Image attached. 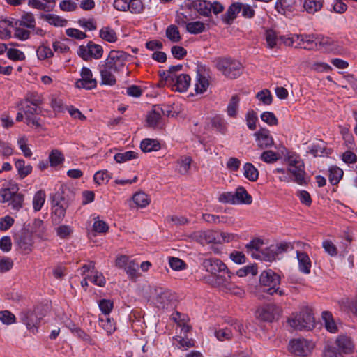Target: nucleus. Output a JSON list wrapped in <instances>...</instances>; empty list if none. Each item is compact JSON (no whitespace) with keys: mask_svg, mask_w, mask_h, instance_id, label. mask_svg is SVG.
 I'll return each instance as SVG.
<instances>
[{"mask_svg":"<svg viewBox=\"0 0 357 357\" xmlns=\"http://www.w3.org/2000/svg\"><path fill=\"white\" fill-rule=\"evenodd\" d=\"M60 190L50 195L52 219L54 225H59L63 221L66 209L73 202L75 195L74 191L67 186H61Z\"/></svg>","mask_w":357,"mask_h":357,"instance_id":"f257e3e1","label":"nucleus"},{"mask_svg":"<svg viewBox=\"0 0 357 357\" xmlns=\"http://www.w3.org/2000/svg\"><path fill=\"white\" fill-rule=\"evenodd\" d=\"M355 349L352 338L346 335L340 334L336 337L334 343L326 345L323 351V357H345V355L351 354Z\"/></svg>","mask_w":357,"mask_h":357,"instance_id":"f03ea898","label":"nucleus"},{"mask_svg":"<svg viewBox=\"0 0 357 357\" xmlns=\"http://www.w3.org/2000/svg\"><path fill=\"white\" fill-rule=\"evenodd\" d=\"M215 67L225 77L231 79L239 77L243 72L242 63L231 57L220 56L215 59Z\"/></svg>","mask_w":357,"mask_h":357,"instance_id":"7ed1b4c3","label":"nucleus"},{"mask_svg":"<svg viewBox=\"0 0 357 357\" xmlns=\"http://www.w3.org/2000/svg\"><path fill=\"white\" fill-rule=\"evenodd\" d=\"M290 326L298 331H310L314 328V317L312 309L302 308L296 315L288 319Z\"/></svg>","mask_w":357,"mask_h":357,"instance_id":"20e7f679","label":"nucleus"},{"mask_svg":"<svg viewBox=\"0 0 357 357\" xmlns=\"http://www.w3.org/2000/svg\"><path fill=\"white\" fill-rule=\"evenodd\" d=\"M202 266L206 272L210 273L212 275H229L231 280V278L234 275L227 266L218 258L211 257L204 259L202 263Z\"/></svg>","mask_w":357,"mask_h":357,"instance_id":"39448f33","label":"nucleus"},{"mask_svg":"<svg viewBox=\"0 0 357 357\" xmlns=\"http://www.w3.org/2000/svg\"><path fill=\"white\" fill-rule=\"evenodd\" d=\"M29 226L30 223H24L23 227L13 235L15 243L25 253L31 252L33 245V234L29 230Z\"/></svg>","mask_w":357,"mask_h":357,"instance_id":"423d86ee","label":"nucleus"},{"mask_svg":"<svg viewBox=\"0 0 357 357\" xmlns=\"http://www.w3.org/2000/svg\"><path fill=\"white\" fill-rule=\"evenodd\" d=\"M281 282V277L272 269L264 270L259 275V284L261 287H268L264 289V292L269 295H273L275 287L278 286Z\"/></svg>","mask_w":357,"mask_h":357,"instance_id":"0eeeda50","label":"nucleus"},{"mask_svg":"<svg viewBox=\"0 0 357 357\" xmlns=\"http://www.w3.org/2000/svg\"><path fill=\"white\" fill-rule=\"evenodd\" d=\"M289 350L296 356H307L312 353L314 344L304 338L293 339L289 344Z\"/></svg>","mask_w":357,"mask_h":357,"instance_id":"6e6552de","label":"nucleus"},{"mask_svg":"<svg viewBox=\"0 0 357 357\" xmlns=\"http://www.w3.org/2000/svg\"><path fill=\"white\" fill-rule=\"evenodd\" d=\"M81 78L78 79L75 86L77 89H84L86 90H92L97 86V80L93 78V73L90 68L82 67L80 72Z\"/></svg>","mask_w":357,"mask_h":357,"instance_id":"1a4fd4ad","label":"nucleus"},{"mask_svg":"<svg viewBox=\"0 0 357 357\" xmlns=\"http://www.w3.org/2000/svg\"><path fill=\"white\" fill-rule=\"evenodd\" d=\"M218 231L215 230H199L194 231L190 236V238L194 241L204 245L211 243L216 244V237Z\"/></svg>","mask_w":357,"mask_h":357,"instance_id":"9d476101","label":"nucleus"},{"mask_svg":"<svg viewBox=\"0 0 357 357\" xmlns=\"http://www.w3.org/2000/svg\"><path fill=\"white\" fill-rule=\"evenodd\" d=\"M20 319L28 330L35 333L38 331L41 320L33 310H27L20 314Z\"/></svg>","mask_w":357,"mask_h":357,"instance_id":"9b49d317","label":"nucleus"},{"mask_svg":"<svg viewBox=\"0 0 357 357\" xmlns=\"http://www.w3.org/2000/svg\"><path fill=\"white\" fill-rule=\"evenodd\" d=\"M254 135L257 142V146L260 149H269L274 145L273 138L267 128H261Z\"/></svg>","mask_w":357,"mask_h":357,"instance_id":"f8f14e48","label":"nucleus"},{"mask_svg":"<svg viewBox=\"0 0 357 357\" xmlns=\"http://www.w3.org/2000/svg\"><path fill=\"white\" fill-rule=\"evenodd\" d=\"M277 307L273 304H267L259 307L255 312L256 318L263 322H273L275 319Z\"/></svg>","mask_w":357,"mask_h":357,"instance_id":"ddd939ff","label":"nucleus"},{"mask_svg":"<svg viewBox=\"0 0 357 357\" xmlns=\"http://www.w3.org/2000/svg\"><path fill=\"white\" fill-rule=\"evenodd\" d=\"M44 101V98L42 94L37 91H28L24 99L21 100L17 103V108L19 110L24 109V103H30L33 106H40Z\"/></svg>","mask_w":357,"mask_h":357,"instance_id":"4468645a","label":"nucleus"},{"mask_svg":"<svg viewBox=\"0 0 357 357\" xmlns=\"http://www.w3.org/2000/svg\"><path fill=\"white\" fill-rule=\"evenodd\" d=\"M204 280L213 287H222L231 289V281L229 275H218V276H204Z\"/></svg>","mask_w":357,"mask_h":357,"instance_id":"2eb2a0df","label":"nucleus"},{"mask_svg":"<svg viewBox=\"0 0 357 357\" xmlns=\"http://www.w3.org/2000/svg\"><path fill=\"white\" fill-rule=\"evenodd\" d=\"M174 82L170 84L172 91L183 93L188 89L191 77L188 74L174 75Z\"/></svg>","mask_w":357,"mask_h":357,"instance_id":"dca6fc26","label":"nucleus"},{"mask_svg":"<svg viewBox=\"0 0 357 357\" xmlns=\"http://www.w3.org/2000/svg\"><path fill=\"white\" fill-rule=\"evenodd\" d=\"M243 3L240 2L232 3L227 8L225 13L221 15L222 22L226 25L232 24L234 20L241 12Z\"/></svg>","mask_w":357,"mask_h":357,"instance_id":"f3484780","label":"nucleus"},{"mask_svg":"<svg viewBox=\"0 0 357 357\" xmlns=\"http://www.w3.org/2000/svg\"><path fill=\"white\" fill-rule=\"evenodd\" d=\"M156 296V302L158 304V307L168 308V307L176 300L175 293L168 289H162Z\"/></svg>","mask_w":357,"mask_h":357,"instance_id":"a211bd4d","label":"nucleus"},{"mask_svg":"<svg viewBox=\"0 0 357 357\" xmlns=\"http://www.w3.org/2000/svg\"><path fill=\"white\" fill-rule=\"evenodd\" d=\"M293 167L287 168V172L294 177L293 181L301 185H307V181L305 179L306 172L305 171L304 162H300V165Z\"/></svg>","mask_w":357,"mask_h":357,"instance_id":"6ab92c4d","label":"nucleus"},{"mask_svg":"<svg viewBox=\"0 0 357 357\" xmlns=\"http://www.w3.org/2000/svg\"><path fill=\"white\" fill-rule=\"evenodd\" d=\"M296 257L298 261L299 271L305 274L310 273L312 262L307 253L297 250Z\"/></svg>","mask_w":357,"mask_h":357,"instance_id":"aec40b11","label":"nucleus"},{"mask_svg":"<svg viewBox=\"0 0 357 357\" xmlns=\"http://www.w3.org/2000/svg\"><path fill=\"white\" fill-rule=\"evenodd\" d=\"M234 197L236 204H250L252 202V196L243 186H239L236 188V192L234 193Z\"/></svg>","mask_w":357,"mask_h":357,"instance_id":"412c9836","label":"nucleus"},{"mask_svg":"<svg viewBox=\"0 0 357 357\" xmlns=\"http://www.w3.org/2000/svg\"><path fill=\"white\" fill-rule=\"evenodd\" d=\"M140 149L144 153H149L159 151L161 145L157 139L146 138L141 142Z\"/></svg>","mask_w":357,"mask_h":357,"instance_id":"4be33fe9","label":"nucleus"},{"mask_svg":"<svg viewBox=\"0 0 357 357\" xmlns=\"http://www.w3.org/2000/svg\"><path fill=\"white\" fill-rule=\"evenodd\" d=\"M40 18L45 20L47 22H48L50 25H53L54 26H60L63 27L66 26L68 21L66 19L62 18L61 17L54 15V14H44L42 13L40 15Z\"/></svg>","mask_w":357,"mask_h":357,"instance_id":"5701e85b","label":"nucleus"},{"mask_svg":"<svg viewBox=\"0 0 357 357\" xmlns=\"http://www.w3.org/2000/svg\"><path fill=\"white\" fill-rule=\"evenodd\" d=\"M36 20L33 14L30 12H24L22 15V20H16L15 24L27 29H35Z\"/></svg>","mask_w":357,"mask_h":357,"instance_id":"b1692460","label":"nucleus"},{"mask_svg":"<svg viewBox=\"0 0 357 357\" xmlns=\"http://www.w3.org/2000/svg\"><path fill=\"white\" fill-rule=\"evenodd\" d=\"M321 317L323 321H324V326L326 329L332 333H335L337 332L338 328L335 323L333 319V314L329 311H324L321 314Z\"/></svg>","mask_w":357,"mask_h":357,"instance_id":"393cba45","label":"nucleus"},{"mask_svg":"<svg viewBox=\"0 0 357 357\" xmlns=\"http://www.w3.org/2000/svg\"><path fill=\"white\" fill-rule=\"evenodd\" d=\"M29 230L33 234H35L38 238H43V236L45 232V227L44 225V222L39 219L35 218L32 223L30 224Z\"/></svg>","mask_w":357,"mask_h":357,"instance_id":"a878e982","label":"nucleus"},{"mask_svg":"<svg viewBox=\"0 0 357 357\" xmlns=\"http://www.w3.org/2000/svg\"><path fill=\"white\" fill-rule=\"evenodd\" d=\"M243 175L250 181H257L259 178L258 169L251 163L246 162L243 165Z\"/></svg>","mask_w":357,"mask_h":357,"instance_id":"bb28decb","label":"nucleus"},{"mask_svg":"<svg viewBox=\"0 0 357 357\" xmlns=\"http://www.w3.org/2000/svg\"><path fill=\"white\" fill-rule=\"evenodd\" d=\"M297 39L300 40L301 43H302L304 46L301 47V48H303L305 50H314L316 47V44L314 43L315 39V35L310 34H300L296 35Z\"/></svg>","mask_w":357,"mask_h":357,"instance_id":"cd10ccee","label":"nucleus"},{"mask_svg":"<svg viewBox=\"0 0 357 357\" xmlns=\"http://www.w3.org/2000/svg\"><path fill=\"white\" fill-rule=\"evenodd\" d=\"M15 167L17 169L21 179L26 177L32 172V166L31 165H25V161L23 159L17 160L15 162Z\"/></svg>","mask_w":357,"mask_h":357,"instance_id":"c85d7f7f","label":"nucleus"},{"mask_svg":"<svg viewBox=\"0 0 357 357\" xmlns=\"http://www.w3.org/2000/svg\"><path fill=\"white\" fill-rule=\"evenodd\" d=\"M50 165L56 167L63 163L65 160L64 155L58 149H53L49 154Z\"/></svg>","mask_w":357,"mask_h":357,"instance_id":"c756f323","label":"nucleus"},{"mask_svg":"<svg viewBox=\"0 0 357 357\" xmlns=\"http://www.w3.org/2000/svg\"><path fill=\"white\" fill-rule=\"evenodd\" d=\"M343 170L337 166H332L329 168L328 178L332 185H336L343 176Z\"/></svg>","mask_w":357,"mask_h":357,"instance_id":"7c9ffc66","label":"nucleus"},{"mask_svg":"<svg viewBox=\"0 0 357 357\" xmlns=\"http://www.w3.org/2000/svg\"><path fill=\"white\" fill-rule=\"evenodd\" d=\"M114 54L112 58L114 59L116 66L119 67V70L126 65V61L132 57L130 54L124 51L114 50Z\"/></svg>","mask_w":357,"mask_h":357,"instance_id":"2f4dec72","label":"nucleus"},{"mask_svg":"<svg viewBox=\"0 0 357 357\" xmlns=\"http://www.w3.org/2000/svg\"><path fill=\"white\" fill-rule=\"evenodd\" d=\"M197 80V83L195 84V91L196 93H203L207 90L209 86L208 79L198 70Z\"/></svg>","mask_w":357,"mask_h":357,"instance_id":"473e14b6","label":"nucleus"},{"mask_svg":"<svg viewBox=\"0 0 357 357\" xmlns=\"http://www.w3.org/2000/svg\"><path fill=\"white\" fill-rule=\"evenodd\" d=\"M100 326L106 331L108 335L112 334L116 329V323L114 319H110L109 316L99 317Z\"/></svg>","mask_w":357,"mask_h":357,"instance_id":"72a5a7b5","label":"nucleus"},{"mask_svg":"<svg viewBox=\"0 0 357 357\" xmlns=\"http://www.w3.org/2000/svg\"><path fill=\"white\" fill-rule=\"evenodd\" d=\"M260 253L261 254V260L270 262L275 261L278 256L277 249L273 245L261 249Z\"/></svg>","mask_w":357,"mask_h":357,"instance_id":"f704fd0d","label":"nucleus"},{"mask_svg":"<svg viewBox=\"0 0 357 357\" xmlns=\"http://www.w3.org/2000/svg\"><path fill=\"white\" fill-rule=\"evenodd\" d=\"M101 76V85L114 86L116 83V77L112 73L111 70L106 69H99Z\"/></svg>","mask_w":357,"mask_h":357,"instance_id":"c9c22d12","label":"nucleus"},{"mask_svg":"<svg viewBox=\"0 0 357 357\" xmlns=\"http://www.w3.org/2000/svg\"><path fill=\"white\" fill-rule=\"evenodd\" d=\"M114 54V50H111L107 56V58L105 60L104 64H99V69H106L107 70H113L114 72L118 73L120 70L119 67L116 66L115 60L113 57Z\"/></svg>","mask_w":357,"mask_h":357,"instance_id":"e433bc0d","label":"nucleus"},{"mask_svg":"<svg viewBox=\"0 0 357 357\" xmlns=\"http://www.w3.org/2000/svg\"><path fill=\"white\" fill-rule=\"evenodd\" d=\"M186 31L190 34H199L206 31L205 24L201 21H195L186 24Z\"/></svg>","mask_w":357,"mask_h":357,"instance_id":"4c0bfd02","label":"nucleus"},{"mask_svg":"<svg viewBox=\"0 0 357 357\" xmlns=\"http://www.w3.org/2000/svg\"><path fill=\"white\" fill-rule=\"evenodd\" d=\"M309 153L310 154L313 155L314 157L322 156L324 154H326V155H328L331 154L332 149H328L325 146H321V144L317 143V144H313L310 146Z\"/></svg>","mask_w":357,"mask_h":357,"instance_id":"58836bf2","label":"nucleus"},{"mask_svg":"<svg viewBox=\"0 0 357 357\" xmlns=\"http://www.w3.org/2000/svg\"><path fill=\"white\" fill-rule=\"evenodd\" d=\"M99 35L102 40L108 43H115L118 39L115 31L109 26L101 29Z\"/></svg>","mask_w":357,"mask_h":357,"instance_id":"ea45409f","label":"nucleus"},{"mask_svg":"<svg viewBox=\"0 0 357 357\" xmlns=\"http://www.w3.org/2000/svg\"><path fill=\"white\" fill-rule=\"evenodd\" d=\"M240 97L238 95L235 94L231 96L227 108V114L229 116L236 117Z\"/></svg>","mask_w":357,"mask_h":357,"instance_id":"a19ab883","label":"nucleus"},{"mask_svg":"<svg viewBox=\"0 0 357 357\" xmlns=\"http://www.w3.org/2000/svg\"><path fill=\"white\" fill-rule=\"evenodd\" d=\"M341 307L344 311L351 312L357 317V296L351 299H343L341 302Z\"/></svg>","mask_w":357,"mask_h":357,"instance_id":"79ce46f5","label":"nucleus"},{"mask_svg":"<svg viewBox=\"0 0 357 357\" xmlns=\"http://www.w3.org/2000/svg\"><path fill=\"white\" fill-rule=\"evenodd\" d=\"M153 107L160 114V117L162 115L166 116L167 117H176L178 113L176 112H173V106L169 105H155Z\"/></svg>","mask_w":357,"mask_h":357,"instance_id":"37998d69","label":"nucleus"},{"mask_svg":"<svg viewBox=\"0 0 357 357\" xmlns=\"http://www.w3.org/2000/svg\"><path fill=\"white\" fill-rule=\"evenodd\" d=\"M208 6V0H197L195 11H197L201 16L211 18L212 15L210 14Z\"/></svg>","mask_w":357,"mask_h":357,"instance_id":"c03bdc74","label":"nucleus"},{"mask_svg":"<svg viewBox=\"0 0 357 357\" xmlns=\"http://www.w3.org/2000/svg\"><path fill=\"white\" fill-rule=\"evenodd\" d=\"M47 43V41L45 43H43L36 50L37 56L39 60H45L54 56V52L46 45Z\"/></svg>","mask_w":357,"mask_h":357,"instance_id":"a18cd8bd","label":"nucleus"},{"mask_svg":"<svg viewBox=\"0 0 357 357\" xmlns=\"http://www.w3.org/2000/svg\"><path fill=\"white\" fill-rule=\"evenodd\" d=\"M138 158V153L133 151H128L124 153H118L114 155V160L118 163L125 162L132 159Z\"/></svg>","mask_w":357,"mask_h":357,"instance_id":"49530a36","label":"nucleus"},{"mask_svg":"<svg viewBox=\"0 0 357 357\" xmlns=\"http://www.w3.org/2000/svg\"><path fill=\"white\" fill-rule=\"evenodd\" d=\"M166 36L173 43H178L181 40L179 30L178 27L174 24H171L167 28Z\"/></svg>","mask_w":357,"mask_h":357,"instance_id":"de8ad7c7","label":"nucleus"},{"mask_svg":"<svg viewBox=\"0 0 357 357\" xmlns=\"http://www.w3.org/2000/svg\"><path fill=\"white\" fill-rule=\"evenodd\" d=\"M132 200L140 208H144L150 203V199L148 197V195L143 192H136L132 196Z\"/></svg>","mask_w":357,"mask_h":357,"instance_id":"09e8293b","label":"nucleus"},{"mask_svg":"<svg viewBox=\"0 0 357 357\" xmlns=\"http://www.w3.org/2000/svg\"><path fill=\"white\" fill-rule=\"evenodd\" d=\"M323 1L317 0H305L303 7L308 13H314L321 10Z\"/></svg>","mask_w":357,"mask_h":357,"instance_id":"8fccbe9b","label":"nucleus"},{"mask_svg":"<svg viewBox=\"0 0 357 357\" xmlns=\"http://www.w3.org/2000/svg\"><path fill=\"white\" fill-rule=\"evenodd\" d=\"M45 191L40 190L36 192L33 199V207L35 211H40L45 203Z\"/></svg>","mask_w":357,"mask_h":357,"instance_id":"3c124183","label":"nucleus"},{"mask_svg":"<svg viewBox=\"0 0 357 357\" xmlns=\"http://www.w3.org/2000/svg\"><path fill=\"white\" fill-rule=\"evenodd\" d=\"M160 119V114L153 107L152 110L146 115L147 127L155 128Z\"/></svg>","mask_w":357,"mask_h":357,"instance_id":"603ef678","label":"nucleus"},{"mask_svg":"<svg viewBox=\"0 0 357 357\" xmlns=\"http://www.w3.org/2000/svg\"><path fill=\"white\" fill-rule=\"evenodd\" d=\"M314 43L316 44L315 49L320 50L321 48L327 49L333 43V40L328 37H325L322 35H315Z\"/></svg>","mask_w":357,"mask_h":357,"instance_id":"864d4df0","label":"nucleus"},{"mask_svg":"<svg viewBox=\"0 0 357 357\" xmlns=\"http://www.w3.org/2000/svg\"><path fill=\"white\" fill-rule=\"evenodd\" d=\"M138 267V264L135 260H131L124 268V271L126 272L130 280L135 281L138 278V274L137 272Z\"/></svg>","mask_w":357,"mask_h":357,"instance_id":"5fc2aeb1","label":"nucleus"},{"mask_svg":"<svg viewBox=\"0 0 357 357\" xmlns=\"http://www.w3.org/2000/svg\"><path fill=\"white\" fill-rule=\"evenodd\" d=\"M260 159L266 163L271 164L278 161L280 159V155L276 152L266 150L261 154Z\"/></svg>","mask_w":357,"mask_h":357,"instance_id":"6e6d98bb","label":"nucleus"},{"mask_svg":"<svg viewBox=\"0 0 357 357\" xmlns=\"http://www.w3.org/2000/svg\"><path fill=\"white\" fill-rule=\"evenodd\" d=\"M111 178L112 174H110L107 170L98 171L93 176V181L98 185L102 184L101 181L103 182L105 181L106 183H107Z\"/></svg>","mask_w":357,"mask_h":357,"instance_id":"4d7b16f0","label":"nucleus"},{"mask_svg":"<svg viewBox=\"0 0 357 357\" xmlns=\"http://www.w3.org/2000/svg\"><path fill=\"white\" fill-rule=\"evenodd\" d=\"M249 273H251L252 275H256L258 273V267L256 264L241 268L236 273V274L241 278L245 277Z\"/></svg>","mask_w":357,"mask_h":357,"instance_id":"13d9d810","label":"nucleus"},{"mask_svg":"<svg viewBox=\"0 0 357 357\" xmlns=\"http://www.w3.org/2000/svg\"><path fill=\"white\" fill-rule=\"evenodd\" d=\"M212 128L216 129L222 134H225L227 130V127L224 119L219 116H215L211 119Z\"/></svg>","mask_w":357,"mask_h":357,"instance_id":"bf43d9fd","label":"nucleus"},{"mask_svg":"<svg viewBox=\"0 0 357 357\" xmlns=\"http://www.w3.org/2000/svg\"><path fill=\"white\" fill-rule=\"evenodd\" d=\"M88 47L91 50V58L100 59L103 54V48L100 45L94 43L93 41L88 42Z\"/></svg>","mask_w":357,"mask_h":357,"instance_id":"052dcab7","label":"nucleus"},{"mask_svg":"<svg viewBox=\"0 0 357 357\" xmlns=\"http://www.w3.org/2000/svg\"><path fill=\"white\" fill-rule=\"evenodd\" d=\"M7 56L9 59L13 61H22L26 59L25 54L23 52L18 49L10 48L7 50Z\"/></svg>","mask_w":357,"mask_h":357,"instance_id":"680f3d73","label":"nucleus"},{"mask_svg":"<svg viewBox=\"0 0 357 357\" xmlns=\"http://www.w3.org/2000/svg\"><path fill=\"white\" fill-rule=\"evenodd\" d=\"M265 38L270 49L274 48L277 45L278 36L276 31L272 29H268L266 31Z\"/></svg>","mask_w":357,"mask_h":357,"instance_id":"e2e57ef3","label":"nucleus"},{"mask_svg":"<svg viewBox=\"0 0 357 357\" xmlns=\"http://www.w3.org/2000/svg\"><path fill=\"white\" fill-rule=\"evenodd\" d=\"M248 128L250 130H255L257 128L256 123L258 121L257 113L253 109H250L245 115Z\"/></svg>","mask_w":357,"mask_h":357,"instance_id":"0e129e2a","label":"nucleus"},{"mask_svg":"<svg viewBox=\"0 0 357 357\" xmlns=\"http://www.w3.org/2000/svg\"><path fill=\"white\" fill-rule=\"evenodd\" d=\"M129 8L131 13L140 14L144 10V6L141 0H128Z\"/></svg>","mask_w":357,"mask_h":357,"instance_id":"69168bd1","label":"nucleus"},{"mask_svg":"<svg viewBox=\"0 0 357 357\" xmlns=\"http://www.w3.org/2000/svg\"><path fill=\"white\" fill-rule=\"evenodd\" d=\"M98 306L104 316H109L114 307V303L109 299H101L99 301Z\"/></svg>","mask_w":357,"mask_h":357,"instance_id":"338daca9","label":"nucleus"},{"mask_svg":"<svg viewBox=\"0 0 357 357\" xmlns=\"http://www.w3.org/2000/svg\"><path fill=\"white\" fill-rule=\"evenodd\" d=\"M256 98L266 105H271L273 102V96L268 89L260 91L257 93Z\"/></svg>","mask_w":357,"mask_h":357,"instance_id":"774afa93","label":"nucleus"}]
</instances>
